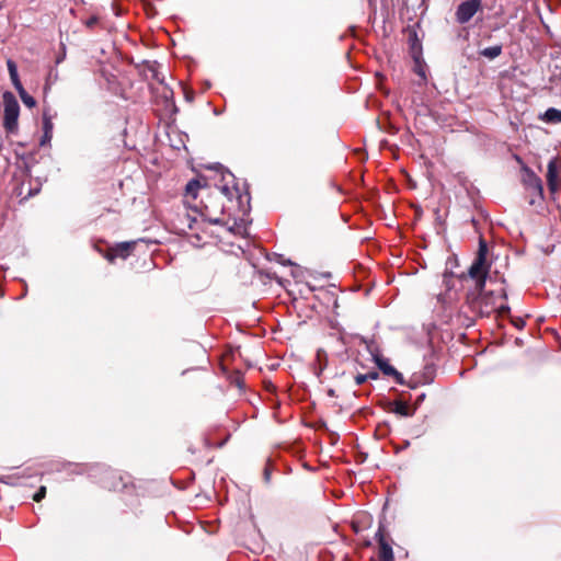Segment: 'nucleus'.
Wrapping results in <instances>:
<instances>
[{
  "label": "nucleus",
  "instance_id": "412c9836",
  "mask_svg": "<svg viewBox=\"0 0 561 561\" xmlns=\"http://www.w3.org/2000/svg\"><path fill=\"white\" fill-rule=\"evenodd\" d=\"M417 73H419L423 79H425V72H424V70H423L422 68H419V69H417Z\"/></svg>",
  "mask_w": 561,
  "mask_h": 561
},
{
  "label": "nucleus",
  "instance_id": "dca6fc26",
  "mask_svg": "<svg viewBox=\"0 0 561 561\" xmlns=\"http://www.w3.org/2000/svg\"><path fill=\"white\" fill-rule=\"evenodd\" d=\"M18 93L25 106L32 108L36 105L35 99L32 95H30L24 88H22V90H19Z\"/></svg>",
  "mask_w": 561,
  "mask_h": 561
},
{
  "label": "nucleus",
  "instance_id": "423d86ee",
  "mask_svg": "<svg viewBox=\"0 0 561 561\" xmlns=\"http://www.w3.org/2000/svg\"><path fill=\"white\" fill-rule=\"evenodd\" d=\"M523 182L537 196L542 197L541 180L529 169H524Z\"/></svg>",
  "mask_w": 561,
  "mask_h": 561
},
{
  "label": "nucleus",
  "instance_id": "5701e85b",
  "mask_svg": "<svg viewBox=\"0 0 561 561\" xmlns=\"http://www.w3.org/2000/svg\"><path fill=\"white\" fill-rule=\"evenodd\" d=\"M265 479L268 480L270 479V473L267 471H265Z\"/></svg>",
  "mask_w": 561,
  "mask_h": 561
},
{
  "label": "nucleus",
  "instance_id": "0eeeda50",
  "mask_svg": "<svg viewBox=\"0 0 561 561\" xmlns=\"http://www.w3.org/2000/svg\"><path fill=\"white\" fill-rule=\"evenodd\" d=\"M374 359L379 369L387 376H392L397 383L403 385V376L394 367H392L386 359L379 355H374Z\"/></svg>",
  "mask_w": 561,
  "mask_h": 561
},
{
  "label": "nucleus",
  "instance_id": "4be33fe9",
  "mask_svg": "<svg viewBox=\"0 0 561 561\" xmlns=\"http://www.w3.org/2000/svg\"><path fill=\"white\" fill-rule=\"evenodd\" d=\"M329 396L333 397L334 396V390L330 389L329 390Z\"/></svg>",
  "mask_w": 561,
  "mask_h": 561
},
{
  "label": "nucleus",
  "instance_id": "9b49d317",
  "mask_svg": "<svg viewBox=\"0 0 561 561\" xmlns=\"http://www.w3.org/2000/svg\"><path fill=\"white\" fill-rule=\"evenodd\" d=\"M547 181L551 191H556L560 187L556 160H551L548 163Z\"/></svg>",
  "mask_w": 561,
  "mask_h": 561
},
{
  "label": "nucleus",
  "instance_id": "ddd939ff",
  "mask_svg": "<svg viewBox=\"0 0 561 561\" xmlns=\"http://www.w3.org/2000/svg\"><path fill=\"white\" fill-rule=\"evenodd\" d=\"M43 127H44V139L42 142L49 141L51 139L53 134V122L50 117H48L46 114H44L43 117Z\"/></svg>",
  "mask_w": 561,
  "mask_h": 561
},
{
  "label": "nucleus",
  "instance_id": "1a4fd4ad",
  "mask_svg": "<svg viewBox=\"0 0 561 561\" xmlns=\"http://www.w3.org/2000/svg\"><path fill=\"white\" fill-rule=\"evenodd\" d=\"M136 243L137 241L118 243L115 248L112 249V252H110L106 255V259L110 262H113L115 257L126 259L129 255L130 250L134 249V247L136 245Z\"/></svg>",
  "mask_w": 561,
  "mask_h": 561
},
{
  "label": "nucleus",
  "instance_id": "a211bd4d",
  "mask_svg": "<svg viewBox=\"0 0 561 561\" xmlns=\"http://www.w3.org/2000/svg\"><path fill=\"white\" fill-rule=\"evenodd\" d=\"M366 381H367V375L366 374H358V375L355 376V383L357 386H360V385H363Z\"/></svg>",
  "mask_w": 561,
  "mask_h": 561
},
{
  "label": "nucleus",
  "instance_id": "20e7f679",
  "mask_svg": "<svg viewBox=\"0 0 561 561\" xmlns=\"http://www.w3.org/2000/svg\"><path fill=\"white\" fill-rule=\"evenodd\" d=\"M485 248L481 244L478 257L472 263V265L469 268V276L476 280V287L477 290L484 289L485 286V276H486V270L484 266L485 263V254H484Z\"/></svg>",
  "mask_w": 561,
  "mask_h": 561
},
{
  "label": "nucleus",
  "instance_id": "2eb2a0df",
  "mask_svg": "<svg viewBox=\"0 0 561 561\" xmlns=\"http://www.w3.org/2000/svg\"><path fill=\"white\" fill-rule=\"evenodd\" d=\"M502 53V47L500 45H495V46H491V47H486L484 49L481 50V55L489 58V59H494L496 57H499Z\"/></svg>",
  "mask_w": 561,
  "mask_h": 561
},
{
  "label": "nucleus",
  "instance_id": "4468645a",
  "mask_svg": "<svg viewBox=\"0 0 561 561\" xmlns=\"http://www.w3.org/2000/svg\"><path fill=\"white\" fill-rule=\"evenodd\" d=\"M543 118L549 123H561V111L553 107L548 108Z\"/></svg>",
  "mask_w": 561,
  "mask_h": 561
},
{
  "label": "nucleus",
  "instance_id": "f03ea898",
  "mask_svg": "<svg viewBox=\"0 0 561 561\" xmlns=\"http://www.w3.org/2000/svg\"><path fill=\"white\" fill-rule=\"evenodd\" d=\"M506 291L503 285L490 291L472 290L467 295V304L471 311L481 317H488L493 312L505 313L510 307L505 304Z\"/></svg>",
  "mask_w": 561,
  "mask_h": 561
},
{
  "label": "nucleus",
  "instance_id": "6ab92c4d",
  "mask_svg": "<svg viewBox=\"0 0 561 561\" xmlns=\"http://www.w3.org/2000/svg\"><path fill=\"white\" fill-rule=\"evenodd\" d=\"M396 412L401 415H408V407L405 404L399 403L396 408Z\"/></svg>",
  "mask_w": 561,
  "mask_h": 561
},
{
  "label": "nucleus",
  "instance_id": "9d476101",
  "mask_svg": "<svg viewBox=\"0 0 561 561\" xmlns=\"http://www.w3.org/2000/svg\"><path fill=\"white\" fill-rule=\"evenodd\" d=\"M219 172H220V176H221V182L222 184H216V186L218 187V190H220V192L227 196L228 198H232L233 197V192L232 190L229 187V183L233 182V174L227 170H224L221 167L218 168Z\"/></svg>",
  "mask_w": 561,
  "mask_h": 561
},
{
  "label": "nucleus",
  "instance_id": "7ed1b4c3",
  "mask_svg": "<svg viewBox=\"0 0 561 561\" xmlns=\"http://www.w3.org/2000/svg\"><path fill=\"white\" fill-rule=\"evenodd\" d=\"M3 98V127L9 133H15L18 130V119L20 115V105L13 93L7 91L2 95Z\"/></svg>",
  "mask_w": 561,
  "mask_h": 561
},
{
  "label": "nucleus",
  "instance_id": "f8f14e48",
  "mask_svg": "<svg viewBox=\"0 0 561 561\" xmlns=\"http://www.w3.org/2000/svg\"><path fill=\"white\" fill-rule=\"evenodd\" d=\"M7 66H8L10 79L12 81L13 87L15 88L16 91L22 90L23 85L20 81L15 62L11 59H8Z\"/></svg>",
  "mask_w": 561,
  "mask_h": 561
},
{
  "label": "nucleus",
  "instance_id": "aec40b11",
  "mask_svg": "<svg viewBox=\"0 0 561 561\" xmlns=\"http://www.w3.org/2000/svg\"><path fill=\"white\" fill-rule=\"evenodd\" d=\"M366 375H367V380H376L379 377V374L377 371H369Z\"/></svg>",
  "mask_w": 561,
  "mask_h": 561
},
{
  "label": "nucleus",
  "instance_id": "6e6552de",
  "mask_svg": "<svg viewBox=\"0 0 561 561\" xmlns=\"http://www.w3.org/2000/svg\"><path fill=\"white\" fill-rule=\"evenodd\" d=\"M379 542V559L380 561H394L392 547L386 541L383 533L379 529L376 534Z\"/></svg>",
  "mask_w": 561,
  "mask_h": 561
},
{
  "label": "nucleus",
  "instance_id": "f3484780",
  "mask_svg": "<svg viewBox=\"0 0 561 561\" xmlns=\"http://www.w3.org/2000/svg\"><path fill=\"white\" fill-rule=\"evenodd\" d=\"M45 494H46V488L41 486L39 490L34 494L33 500L36 502H39L45 497Z\"/></svg>",
  "mask_w": 561,
  "mask_h": 561
},
{
  "label": "nucleus",
  "instance_id": "f257e3e1",
  "mask_svg": "<svg viewBox=\"0 0 561 561\" xmlns=\"http://www.w3.org/2000/svg\"><path fill=\"white\" fill-rule=\"evenodd\" d=\"M203 188L199 180H192L185 186L184 205L172 219L173 230L179 234L187 236L191 243L198 245L203 240L201 232L204 231L205 222L219 224L220 219L210 215L208 206L195 204L198 192Z\"/></svg>",
  "mask_w": 561,
  "mask_h": 561
},
{
  "label": "nucleus",
  "instance_id": "39448f33",
  "mask_svg": "<svg viewBox=\"0 0 561 561\" xmlns=\"http://www.w3.org/2000/svg\"><path fill=\"white\" fill-rule=\"evenodd\" d=\"M480 9V0H467L465 2H461L456 11V20L460 24H465L469 22Z\"/></svg>",
  "mask_w": 561,
  "mask_h": 561
}]
</instances>
